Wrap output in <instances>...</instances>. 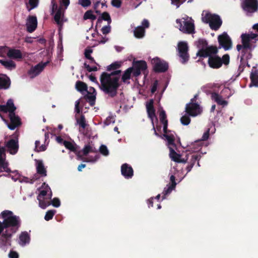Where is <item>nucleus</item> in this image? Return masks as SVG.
Instances as JSON below:
<instances>
[{"label":"nucleus","mask_w":258,"mask_h":258,"mask_svg":"<svg viewBox=\"0 0 258 258\" xmlns=\"http://www.w3.org/2000/svg\"><path fill=\"white\" fill-rule=\"evenodd\" d=\"M132 74L134 75V71H133L132 68L130 67L124 71L122 75L121 78V81L125 84L130 83L128 80L131 78Z\"/></svg>","instance_id":"obj_28"},{"label":"nucleus","mask_w":258,"mask_h":258,"mask_svg":"<svg viewBox=\"0 0 258 258\" xmlns=\"http://www.w3.org/2000/svg\"><path fill=\"white\" fill-rule=\"evenodd\" d=\"M240 7L247 16L251 17L258 12V0H241Z\"/></svg>","instance_id":"obj_4"},{"label":"nucleus","mask_w":258,"mask_h":258,"mask_svg":"<svg viewBox=\"0 0 258 258\" xmlns=\"http://www.w3.org/2000/svg\"><path fill=\"white\" fill-rule=\"evenodd\" d=\"M101 31L103 34H107L111 31V27L110 25L103 26L101 29Z\"/></svg>","instance_id":"obj_57"},{"label":"nucleus","mask_w":258,"mask_h":258,"mask_svg":"<svg viewBox=\"0 0 258 258\" xmlns=\"http://www.w3.org/2000/svg\"><path fill=\"white\" fill-rule=\"evenodd\" d=\"M229 62L230 56L228 54L223 55L222 58L217 55L210 56L208 60L209 66L212 69H219L223 64L228 65Z\"/></svg>","instance_id":"obj_3"},{"label":"nucleus","mask_w":258,"mask_h":258,"mask_svg":"<svg viewBox=\"0 0 258 258\" xmlns=\"http://www.w3.org/2000/svg\"><path fill=\"white\" fill-rule=\"evenodd\" d=\"M167 187H165L164 189V190L163 191V196L162 197L163 199H164L166 198V196L168 194H170L173 189H174L175 187L172 186L171 185H167Z\"/></svg>","instance_id":"obj_48"},{"label":"nucleus","mask_w":258,"mask_h":258,"mask_svg":"<svg viewBox=\"0 0 258 258\" xmlns=\"http://www.w3.org/2000/svg\"><path fill=\"white\" fill-rule=\"evenodd\" d=\"M10 119V123L8 124V126L11 130H14L16 127L21 125L20 118L16 115L15 112L11 113L9 114Z\"/></svg>","instance_id":"obj_17"},{"label":"nucleus","mask_w":258,"mask_h":258,"mask_svg":"<svg viewBox=\"0 0 258 258\" xmlns=\"http://www.w3.org/2000/svg\"><path fill=\"white\" fill-rule=\"evenodd\" d=\"M197 43V47L199 49H206L208 46L207 41L204 39H199Z\"/></svg>","instance_id":"obj_43"},{"label":"nucleus","mask_w":258,"mask_h":258,"mask_svg":"<svg viewBox=\"0 0 258 258\" xmlns=\"http://www.w3.org/2000/svg\"><path fill=\"white\" fill-rule=\"evenodd\" d=\"M55 210H49L48 211L45 215L44 219L46 221H49L53 218L55 213Z\"/></svg>","instance_id":"obj_50"},{"label":"nucleus","mask_w":258,"mask_h":258,"mask_svg":"<svg viewBox=\"0 0 258 258\" xmlns=\"http://www.w3.org/2000/svg\"><path fill=\"white\" fill-rule=\"evenodd\" d=\"M99 152L104 156H107L109 154V151L105 145H102L99 148Z\"/></svg>","instance_id":"obj_54"},{"label":"nucleus","mask_w":258,"mask_h":258,"mask_svg":"<svg viewBox=\"0 0 258 258\" xmlns=\"http://www.w3.org/2000/svg\"><path fill=\"white\" fill-rule=\"evenodd\" d=\"M114 122V118H113V117L112 116H108L106 118V119H105V120L104 121V123L106 125H109L111 122Z\"/></svg>","instance_id":"obj_63"},{"label":"nucleus","mask_w":258,"mask_h":258,"mask_svg":"<svg viewBox=\"0 0 258 258\" xmlns=\"http://www.w3.org/2000/svg\"><path fill=\"white\" fill-rule=\"evenodd\" d=\"M9 258H19V254L15 251L11 250L9 253Z\"/></svg>","instance_id":"obj_62"},{"label":"nucleus","mask_w":258,"mask_h":258,"mask_svg":"<svg viewBox=\"0 0 258 258\" xmlns=\"http://www.w3.org/2000/svg\"><path fill=\"white\" fill-rule=\"evenodd\" d=\"M159 118L161 123L164 124L165 121L168 123V120L167 119V115L165 111L162 108L159 112Z\"/></svg>","instance_id":"obj_45"},{"label":"nucleus","mask_w":258,"mask_h":258,"mask_svg":"<svg viewBox=\"0 0 258 258\" xmlns=\"http://www.w3.org/2000/svg\"><path fill=\"white\" fill-rule=\"evenodd\" d=\"M184 21H181L180 19H176V22L178 25V28L180 31L186 34H194L195 33V25L194 20L191 18H188L186 19L183 18Z\"/></svg>","instance_id":"obj_6"},{"label":"nucleus","mask_w":258,"mask_h":258,"mask_svg":"<svg viewBox=\"0 0 258 258\" xmlns=\"http://www.w3.org/2000/svg\"><path fill=\"white\" fill-rule=\"evenodd\" d=\"M171 4L172 5H175L176 8H178L180 7V6L186 0H171Z\"/></svg>","instance_id":"obj_58"},{"label":"nucleus","mask_w":258,"mask_h":258,"mask_svg":"<svg viewBox=\"0 0 258 258\" xmlns=\"http://www.w3.org/2000/svg\"><path fill=\"white\" fill-rule=\"evenodd\" d=\"M100 3V2L99 1H97L94 4V6H93V9L95 11V12L97 14H100V11L98 10V6H99Z\"/></svg>","instance_id":"obj_64"},{"label":"nucleus","mask_w":258,"mask_h":258,"mask_svg":"<svg viewBox=\"0 0 258 258\" xmlns=\"http://www.w3.org/2000/svg\"><path fill=\"white\" fill-rule=\"evenodd\" d=\"M93 52V50L91 49H86L84 52L85 57L87 59H89L91 57V53Z\"/></svg>","instance_id":"obj_61"},{"label":"nucleus","mask_w":258,"mask_h":258,"mask_svg":"<svg viewBox=\"0 0 258 258\" xmlns=\"http://www.w3.org/2000/svg\"><path fill=\"white\" fill-rule=\"evenodd\" d=\"M145 33V29L142 26H138L134 31V36L137 38H143Z\"/></svg>","instance_id":"obj_33"},{"label":"nucleus","mask_w":258,"mask_h":258,"mask_svg":"<svg viewBox=\"0 0 258 258\" xmlns=\"http://www.w3.org/2000/svg\"><path fill=\"white\" fill-rule=\"evenodd\" d=\"M153 70L156 73H164L168 69V63L158 57L153 58L152 60Z\"/></svg>","instance_id":"obj_9"},{"label":"nucleus","mask_w":258,"mask_h":258,"mask_svg":"<svg viewBox=\"0 0 258 258\" xmlns=\"http://www.w3.org/2000/svg\"><path fill=\"white\" fill-rule=\"evenodd\" d=\"M36 170L37 173L41 175V176H46L47 175L46 168L41 160L37 161Z\"/></svg>","instance_id":"obj_29"},{"label":"nucleus","mask_w":258,"mask_h":258,"mask_svg":"<svg viewBox=\"0 0 258 258\" xmlns=\"http://www.w3.org/2000/svg\"><path fill=\"white\" fill-rule=\"evenodd\" d=\"M241 42L244 45V49L247 48L248 50L251 49V44L250 43V40L249 37V35H247V34H242L241 35Z\"/></svg>","instance_id":"obj_31"},{"label":"nucleus","mask_w":258,"mask_h":258,"mask_svg":"<svg viewBox=\"0 0 258 258\" xmlns=\"http://www.w3.org/2000/svg\"><path fill=\"white\" fill-rule=\"evenodd\" d=\"M16 110V107L15 106L14 101L12 99L8 100L6 105H0V111L4 113L9 112L14 113Z\"/></svg>","instance_id":"obj_18"},{"label":"nucleus","mask_w":258,"mask_h":258,"mask_svg":"<svg viewBox=\"0 0 258 258\" xmlns=\"http://www.w3.org/2000/svg\"><path fill=\"white\" fill-rule=\"evenodd\" d=\"M121 173L125 178L129 179L133 176L134 170L129 164L124 163L121 166Z\"/></svg>","instance_id":"obj_20"},{"label":"nucleus","mask_w":258,"mask_h":258,"mask_svg":"<svg viewBox=\"0 0 258 258\" xmlns=\"http://www.w3.org/2000/svg\"><path fill=\"white\" fill-rule=\"evenodd\" d=\"M12 234L9 233L8 231H5L0 237V248L4 251L7 250L8 246L11 245L10 238H11Z\"/></svg>","instance_id":"obj_15"},{"label":"nucleus","mask_w":258,"mask_h":258,"mask_svg":"<svg viewBox=\"0 0 258 258\" xmlns=\"http://www.w3.org/2000/svg\"><path fill=\"white\" fill-rule=\"evenodd\" d=\"M37 26V20L36 16H29L26 24L27 31L32 33L35 31Z\"/></svg>","instance_id":"obj_21"},{"label":"nucleus","mask_w":258,"mask_h":258,"mask_svg":"<svg viewBox=\"0 0 258 258\" xmlns=\"http://www.w3.org/2000/svg\"><path fill=\"white\" fill-rule=\"evenodd\" d=\"M146 106L148 116L151 120L152 124H154V118L156 116L155 114V109L154 107L153 99H150L149 101L147 102Z\"/></svg>","instance_id":"obj_19"},{"label":"nucleus","mask_w":258,"mask_h":258,"mask_svg":"<svg viewBox=\"0 0 258 258\" xmlns=\"http://www.w3.org/2000/svg\"><path fill=\"white\" fill-rule=\"evenodd\" d=\"M63 145L67 149L75 153L76 154L79 152L77 151V147L76 146V145H74L71 142L64 141L63 142Z\"/></svg>","instance_id":"obj_39"},{"label":"nucleus","mask_w":258,"mask_h":258,"mask_svg":"<svg viewBox=\"0 0 258 258\" xmlns=\"http://www.w3.org/2000/svg\"><path fill=\"white\" fill-rule=\"evenodd\" d=\"M134 71V76L138 77L141 74V71H145L147 69V64L144 60L134 61L133 66L131 67Z\"/></svg>","instance_id":"obj_13"},{"label":"nucleus","mask_w":258,"mask_h":258,"mask_svg":"<svg viewBox=\"0 0 258 258\" xmlns=\"http://www.w3.org/2000/svg\"><path fill=\"white\" fill-rule=\"evenodd\" d=\"M81 153H83V156H86L89 153H97V150L95 148L92 147L89 144L86 145L84 146L82 150H81Z\"/></svg>","instance_id":"obj_34"},{"label":"nucleus","mask_w":258,"mask_h":258,"mask_svg":"<svg viewBox=\"0 0 258 258\" xmlns=\"http://www.w3.org/2000/svg\"><path fill=\"white\" fill-rule=\"evenodd\" d=\"M78 4L84 8H87L91 4L90 0H78Z\"/></svg>","instance_id":"obj_53"},{"label":"nucleus","mask_w":258,"mask_h":258,"mask_svg":"<svg viewBox=\"0 0 258 258\" xmlns=\"http://www.w3.org/2000/svg\"><path fill=\"white\" fill-rule=\"evenodd\" d=\"M5 171L8 173L11 172V169L8 167V163L5 162L0 165V172Z\"/></svg>","instance_id":"obj_52"},{"label":"nucleus","mask_w":258,"mask_h":258,"mask_svg":"<svg viewBox=\"0 0 258 258\" xmlns=\"http://www.w3.org/2000/svg\"><path fill=\"white\" fill-rule=\"evenodd\" d=\"M201 157V156L198 154H194L191 155L190 161L189 162L188 164L186 167V170L187 172H189V171H191L192 168L195 164V163L197 161H198V166H200L199 161Z\"/></svg>","instance_id":"obj_25"},{"label":"nucleus","mask_w":258,"mask_h":258,"mask_svg":"<svg viewBox=\"0 0 258 258\" xmlns=\"http://www.w3.org/2000/svg\"><path fill=\"white\" fill-rule=\"evenodd\" d=\"M121 61H115L107 67V71H113L110 73L103 72L100 76L101 89L106 94L114 97L120 86L119 80L121 71L117 70L122 65Z\"/></svg>","instance_id":"obj_1"},{"label":"nucleus","mask_w":258,"mask_h":258,"mask_svg":"<svg viewBox=\"0 0 258 258\" xmlns=\"http://www.w3.org/2000/svg\"><path fill=\"white\" fill-rule=\"evenodd\" d=\"M39 4V0H29L28 3H26L27 10L30 12L32 9L37 7Z\"/></svg>","instance_id":"obj_40"},{"label":"nucleus","mask_w":258,"mask_h":258,"mask_svg":"<svg viewBox=\"0 0 258 258\" xmlns=\"http://www.w3.org/2000/svg\"><path fill=\"white\" fill-rule=\"evenodd\" d=\"M100 17L102 20H104L107 22L108 25H110L111 23V19L109 14L107 12H103Z\"/></svg>","instance_id":"obj_47"},{"label":"nucleus","mask_w":258,"mask_h":258,"mask_svg":"<svg viewBox=\"0 0 258 258\" xmlns=\"http://www.w3.org/2000/svg\"><path fill=\"white\" fill-rule=\"evenodd\" d=\"M7 55L9 57L13 59L22 58V53L19 49H10L7 53Z\"/></svg>","instance_id":"obj_30"},{"label":"nucleus","mask_w":258,"mask_h":258,"mask_svg":"<svg viewBox=\"0 0 258 258\" xmlns=\"http://www.w3.org/2000/svg\"><path fill=\"white\" fill-rule=\"evenodd\" d=\"M81 152L82 151H79L76 153L77 159L78 160H82L84 162H95L99 158V156L98 155H96L95 157L89 156L88 157H85L82 155V154H81Z\"/></svg>","instance_id":"obj_27"},{"label":"nucleus","mask_w":258,"mask_h":258,"mask_svg":"<svg viewBox=\"0 0 258 258\" xmlns=\"http://www.w3.org/2000/svg\"><path fill=\"white\" fill-rule=\"evenodd\" d=\"M111 5L117 8L121 7V1L120 0H112Z\"/></svg>","instance_id":"obj_59"},{"label":"nucleus","mask_w":258,"mask_h":258,"mask_svg":"<svg viewBox=\"0 0 258 258\" xmlns=\"http://www.w3.org/2000/svg\"><path fill=\"white\" fill-rule=\"evenodd\" d=\"M222 96V95H219L216 92H213L211 94V98L212 100H214L218 105L224 106L228 104V102L224 100Z\"/></svg>","instance_id":"obj_23"},{"label":"nucleus","mask_w":258,"mask_h":258,"mask_svg":"<svg viewBox=\"0 0 258 258\" xmlns=\"http://www.w3.org/2000/svg\"><path fill=\"white\" fill-rule=\"evenodd\" d=\"M202 21L205 23H209L211 29L215 31L218 30L222 24V21L219 15L209 13H206L202 17Z\"/></svg>","instance_id":"obj_5"},{"label":"nucleus","mask_w":258,"mask_h":258,"mask_svg":"<svg viewBox=\"0 0 258 258\" xmlns=\"http://www.w3.org/2000/svg\"><path fill=\"white\" fill-rule=\"evenodd\" d=\"M170 156L171 159L177 162L179 158L181 157L180 154H177L173 149L170 148Z\"/></svg>","instance_id":"obj_44"},{"label":"nucleus","mask_w":258,"mask_h":258,"mask_svg":"<svg viewBox=\"0 0 258 258\" xmlns=\"http://www.w3.org/2000/svg\"><path fill=\"white\" fill-rule=\"evenodd\" d=\"M84 98L88 102H89L90 106H93L95 105L96 95L91 94V93L87 91V94L84 96Z\"/></svg>","instance_id":"obj_35"},{"label":"nucleus","mask_w":258,"mask_h":258,"mask_svg":"<svg viewBox=\"0 0 258 258\" xmlns=\"http://www.w3.org/2000/svg\"><path fill=\"white\" fill-rule=\"evenodd\" d=\"M11 80L6 75L0 76V89H8L11 85Z\"/></svg>","instance_id":"obj_26"},{"label":"nucleus","mask_w":258,"mask_h":258,"mask_svg":"<svg viewBox=\"0 0 258 258\" xmlns=\"http://www.w3.org/2000/svg\"><path fill=\"white\" fill-rule=\"evenodd\" d=\"M20 243L23 245H25L30 241V236L27 232H22L19 236Z\"/></svg>","instance_id":"obj_32"},{"label":"nucleus","mask_w":258,"mask_h":258,"mask_svg":"<svg viewBox=\"0 0 258 258\" xmlns=\"http://www.w3.org/2000/svg\"><path fill=\"white\" fill-rule=\"evenodd\" d=\"M221 94L225 98H227V99L229 98L232 95L231 91L228 87L224 88L221 91Z\"/></svg>","instance_id":"obj_46"},{"label":"nucleus","mask_w":258,"mask_h":258,"mask_svg":"<svg viewBox=\"0 0 258 258\" xmlns=\"http://www.w3.org/2000/svg\"><path fill=\"white\" fill-rule=\"evenodd\" d=\"M77 122L82 128L84 129L86 127L87 124L84 115H82L79 119H77Z\"/></svg>","instance_id":"obj_49"},{"label":"nucleus","mask_w":258,"mask_h":258,"mask_svg":"<svg viewBox=\"0 0 258 258\" xmlns=\"http://www.w3.org/2000/svg\"><path fill=\"white\" fill-rule=\"evenodd\" d=\"M76 89L80 92H83V91H86L87 92V84L82 81H78L76 83Z\"/></svg>","instance_id":"obj_37"},{"label":"nucleus","mask_w":258,"mask_h":258,"mask_svg":"<svg viewBox=\"0 0 258 258\" xmlns=\"http://www.w3.org/2000/svg\"><path fill=\"white\" fill-rule=\"evenodd\" d=\"M50 204H52L54 207L58 208L60 205V202L58 198H54L50 202Z\"/></svg>","instance_id":"obj_56"},{"label":"nucleus","mask_w":258,"mask_h":258,"mask_svg":"<svg viewBox=\"0 0 258 258\" xmlns=\"http://www.w3.org/2000/svg\"><path fill=\"white\" fill-rule=\"evenodd\" d=\"M84 67L89 72H96L98 70V68H97V67L95 66V67H91L90 66V65L89 64H88L86 62H84Z\"/></svg>","instance_id":"obj_55"},{"label":"nucleus","mask_w":258,"mask_h":258,"mask_svg":"<svg viewBox=\"0 0 258 258\" xmlns=\"http://www.w3.org/2000/svg\"><path fill=\"white\" fill-rule=\"evenodd\" d=\"M0 63L8 69H11L16 67L15 63L12 60L0 59Z\"/></svg>","instance_id":"obj_38"},{"label":"nucleus","mask_w":258,"mask_h":258,"mask_svg":"<svg viewBox=\"0 0 258 258\" xmlns=\"http://www.w3.org/2000/svg\"><path fill=\"white\" fill-rule=\"evenodd\" d=\"M47 194V190H42L40 191L39 195L37 197V199L39 201V206L42 209H45L50 205V202L49 201V200L51 198L52 193H50L48 198L46 197Z\"/></svg>","instance_id":"obj_12"},{"label":"nucleus","mask_w":258,"mask_h":258,"mask_svg":"<svg viewBox=\"0 0 258 258\" xmlns=\"http://www.w3.org/2000/svg\"><path fill=\"white\" fill-rule=\"evenodd\" d=\"M250 79L251 83L249 85L250 87L255 86L258 87V70H256L255 67H253L251 72Z\"/></svg>","instance_id":"obj_24"},{"label":"nucleus","mask_w":258,"mask_h":258,"mask_svg":"<svg viewBox=\"0 0 258 258\" xmlns=\"http://www.w3.org/2000/svg\"><path fill=\"white\" fill-rule=\"evenodd\" d=\"M219 44V48H223L225 50H228L232 48V40L226 32H223L218 37Z\"/></svg>","instance_id":"obj_8"},{"label":"nucleus","mask_w":258,"mask_h":258,"mask_svg":"<svg viewBox=\"0 0 258 258\" xmlns=\"http://www.w3.org/2000/svg\"><path fill=\"white\" fill-rule=\"evenodd\" d=\"M236 48L238 51H241V55L240 56V65L239 66V70L241 68V66H242L241 70L242 71L243 69V68L244 67V63L245 61L251 58L252 54L247 48L244 49V45L243 44L241 45L237 44L236 46Z\"/></svg>","instance_id":"obj_11"},{"label":"nucleus","mask_w":258,"mask_h":258,"mask_svg":"<svg viewBox=\"0 0 258 258\" xmlns=\"http://www.w3.org/2000/svg\"><path fill=\"white\" fill-rule=\"evenodd\" d=\"M51 3L52 5L51 14H52L58 9L57 5L55 0H51Z\"/></svg>","instance_id":"obj_60"},{"label":"nucleus","mask_w":258,"mask_h":258,"mask_svg":"<svg viewBox=\"0 0 258 258\" xmlns=\"http://www.w3.org/2000/svg\"><path fill=\"white\" fill-rule=\"evenodd\" d=\"M185 112L190 116H196L201 112L198 103H187L185 107Z\"/></svg>","instance_id":"obj_16"},{"label":"nucleus","mask_w":258,"mask_h":258,"mask_svg":"<svg viewBox=\"0 0 258 258\" xmlns=\"http://www.w3.org/2000/svg\"><path fill=\"white\" fill-rule=\"evenodd\" d=\"M219 47L211 45L208 46L206 49H199L197 53V56L200 57H209L210 56L217 55L218 52Z\"/></svg>","instance_id":"obj_10"},{"label":"nucleus","mask_w":258,"mask_h":258,"mask_svg":"<svg viewBox=\"0 0 258 258\" xmlns=\"http://www.w3.org/2000/svg\"><path fill=\"white\" fill-rule=\"evenodd\" d=\"M163 136L167 140L168 144L173 147L175 146V138L173 134H163Z\"/></svg>","instance_id":"obj_41"},{"label":"nucleus","mask_w":258,"mask_h":258,"mask_svg":"<svg viewBox=\"0 0 258 258\" xmlns=\"http://www.w3.org/2000/svg\"><path fill=\"white\" fill-rule=\"evenodd\" d=\"M0 218L4 219L2 224H3L5 229H6V231H8L9 233L12 235L15 233L21 226L20 218L15 215L11 211H3L0 214Z\"/></svg>","instance_id":"obj_2"},{"label":"nucleus","mask_w":258,"mask_h":258,"mask_svg":"<svg viewBox=\"0 0 258 258\" xmlns=\"http://www.w3.org/2000/svg\"><path fill=\"white\" fill-rule=\"evenodd\" d=\"M93 11L91 10L87 11L83 16V19L85 20L90 19L94 21L96 19V16L93 14Z\"/></svg>","instance_id":"obj_42"},{"label":"nucleus","mask_w":258,"mask_h":258,"mask_svg":"<svg viewBox=\"0 0 258 258\" xmlns=\"http://www.w3.org/2000/svg\"><path fill=\"white\" fill-rule=\"evenodd\" d=\"M190 118L189 116L184 115L180 118V121L183 125H187L190 122Z\"/></svg>","instance_id":"obj_51"},{"label":"nucleus","mask_w":258,"mask_h":258,"mask_svg":"<svg viewBox=\"0 0 258 258\" xmlns=\"http://www.w3.org/2000/svg\"><path fill=\"white\" fill-rule=\"evenodd\" d=\"M6 147L11 154H15L18 151V142L14 139H11L7 143Z\"/></svg>","instance_id":"obj_22"},{"label":"nucleus","mask_w":258,"mask_h":258,"mask_svg":"<svg viewBox=\"0 0 258 258\" xmlns=\"http://www.w3.org/2000/svg\"><path fill=\"white\" fill-rule=\"evenodd\" d=\"M177 55L180 58V62L182 64L186 63L189 59L188 46L186 42L180 41L178 42L177 48Z\"/></svg>","instance_id":"obj_7"},{"label":"nucleus","mask_w":258,"mask_h":258,"mask_svg":"<svg viewBox=\"0 0 258 258\" xmlns=\"http://www.w3.org/2000/svg\"><path fill=\"white\" fill-rule=\"evenodd\" d=\"M49 61H47L45 62H40L32 67L28 72V74L30 76L31 78H33L36 76H38L44 69V68L47 65Z\"/></svg>","instance_id":"obj_14"},{"label":"nucleus","mask_w":258,"mask_h":258,"mask_svg":"<svg viewBox=\"0 0 258 258\" xmlns=\"http://www.w3.org/2000/svg\"><path fill=\"white\" fill-rule=\"evenodd\" d=\"M56 11V13L54 17V21L57 23V24L61 25V21H60V19L61 16L63 15V12L62 11V8L59 7Z\"/></svg>","instance_id":"obj_36"}]
</instances>
